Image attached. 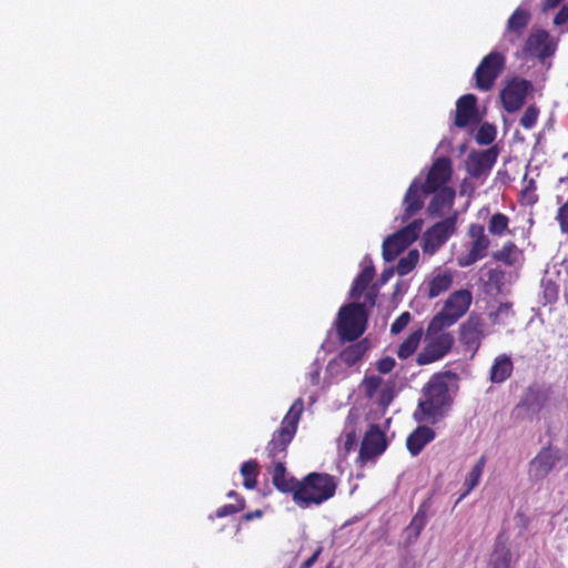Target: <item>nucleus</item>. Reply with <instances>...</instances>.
I'll use <instances>...</instances> for the list:
<instances>
[{
    "label": "nucleus",
    "instance_id": "nucleus-38",
    "mask_svg": "<svg viewBox=\"0 0 568 568\" xmlns=\"http://www.w3.org/2000/svg\"><path fill=\"white\" fill-rule=\"evenodd\" d=\"M496 138V129L489 123H484L479 126L476 134V142L480 145L490 144Z\"/></svg>",
    "mask_w": 568,
    "mask_h": 568
},
{
    "label": "nucleus",
    "instance_id": "nucleus-34",
    "mask_svg": "<svg viewBox=\"0 0 568 568\" xmlns=\"http://www.w3.org/2000/svg\"><path fill=\"white\" fill-rule=\"evenodd\" d=\"M258 473L260 466L255 459H250L242 464L241 475L243 476V486L246 489H253L256 487Z\"/></svg>",
    "mask_w": 568,
    "mask_h": 568
},
{
    "label": "nucleus",
    "instance_id": "nucleus-48",
    "mask_svg": "<svg viewBox=\"0 0 568 568\" xmlns=\"http://www.w3.org/2000/svg\"><path fill=\"white\" fill-rule=\"evenodd\" d=\"M394 272H395L394 267H387V268L383 270L379 278L377 280V282L375 284L378 285L379 287H382L393 277Z\"/></svg>",
    "mask_w": 568,
    "mask_h": 568
},
{
    "label": "nucleus",
    "instance_id": "nucleus-21",
    "mask_svg": "<svg viewBox=\"0 0 568 568\" xmlns=\"http://www.w3.org/2000/svg\"><path fill=\"white\" fill-rule=\"evenodd\" d=\"M524 52L539 59L550 57L554 53V49L551 48L548 32L538 30L531 33L525 42Z\"/></svg>",
    "mask_w": 568,
    "mask_h": 568
},
{
    "label": "nucleus",
    "instance_id": "nucleus-17",
    "mask_svg": "<svg viewBox=\"0 0 568 568\" xmlns=\"http://www.w3.org/2000/svg\"><path fill=\"white\" fill-rule=\"evenodd\" d=\"M497 158L498 151L496 146L478 152H471L466 160L468 174L475 179L481 178L491 170Z\"/></svg>",
    "mask_w": 568,
    "mask_h": 568
},
{
    "label": "nucleus",
    "instance_id": "nucleus-50",
    "mask_svg": "<svg viewBox=\"0 0 568 568\" xmlns=\"http://www.w3.org/2000/svg\"><path fill=\"white\" fill-rule=\"evenodd\" d=\"M263 516V511L261 509H256L254 511H248L244 515V519L246 521H251L253 520L254 518H260Z\"/></svg>",
    "mask_w": 568,
    "mask_h": 568
},
{
    "label": "nucleus",
    "instance_id": "nucleus-25",
    "mask_svg": "<svg viewBox=\"0 0 568 568\" xmlns=\"http://www.w3.org/2000/svg\"><path fill=\"white\" fill-rule=\"evenodd\" d=\"M367 346L364 341L352 344L339 352V354L329 363L339 366L352 367L358 363L365 355Z\"/></svg>",
    "mask_w": 568,
    "mask_h": 568
},
{
    "label": "nucleus",
    "instance_id": "nucleus-3",
    "mask_svg": "<svg viewBox=\"0 0 568 568\" xmlns=\"http://www.w3.org/2000/svg\"><path fill=\"white\" fill-rule=\"evenodd\" d=\"M423 399L414 416L417 422L442 417L444 408L450 405L449 388L443 376L434 375L423 388Z\"/></svg>",
    "mask_w": 568,
    "mask_h": 568
},
{
    "label": "nucleus",
    "instance_id": "nucleus-31",
    "mask_svg": "<svg viewBox=\"0 0 568 568\" xmlns=\"http://www.w3.org/2000/svg\"><path fill=\"white\" fill-rule=\"evenodd\" d=\"M519 256V250L513 241L504 243L500 250L493 253V258L507 266H514Z\"/></svg>",
    "mask_w": 568,
    "mask_h": 568
},
{
    "label": "nucleus",
    "instance_id": "nucleus-42",
    "mask_svg": "<svg viewBox=\"0 0 568 568\" xmlns=\"http://www.w3.org/2000/svg\"><path fill=\"white\" fill-rule=\"evenodd\" d=\"M412 315L409 312H403L390 325V333L393 335L399 334L409 324Z\"/></svg>",
    "mask_w": 568,
    "mask_h": 568
},
{
    "label": "nucleus",
    "instance_id": "nucleus-9",
    "mask_svg": "<svg viewBox=\"0 0 568 568\" xmlns=\"http://www.w3.org/2000/svg\"><path fill=\"white\" fill-rule=\"evenodd\" d=\"M551 395L552 387L550 385L538 383L529 385L515 407L517 416L524 418V414L538 415L546 407Z\"/></svg>",
    "mask_w": 568,
    "mask_h": 568
},
{
    "label": "nucleus",
    "instance_id": "nucleus-7",
    "mask_svg": "<svg viewBox=\"0 0 568 568\" xmlns=\"http://www.w3.org/2000/svg\"><path fill=\"white\" fill-rule=\"evenodd\" d=\"M506 68V57L498 51L485 55L474 72L476 88L481 92L490 91Z\"/></svg>",
    "mask_w": 568,
    "mask_h": 568
},
{
    "label": "nucleus",
    "instance_id": "nucleus-45",
    "mask_svg": "<svg viewBox=\"0 0 568 568\" xmlns=\"http://www.w3.org/2000/svg\"><path fill=\"white\" fill-rule=\"evenodd\" d=\"M395 365H396V362L393 357L385 356V357L381 358L379 361H377L376 368L381 374H388L393 371Z\"/></svg>",
    "mask_w": 568,
    "mask_h": 568
},
{
    "label": "nucleus",
    "instance_id": "nucleus-23",
    "mask_svg": "<svg viewBox=\"0 0 568 568\" xmlns=\"http://www.w3.org/2000/svg\"><path fill=\"white\" fill-rule=\"evenodd\" d=\"M436 433L426 425L417 426L406 438V448L412 456L422 453L427 444L435 439Z\"/></svg>",
    "mask_w": 568,
    "mask_h": 568
},
{
    "label": "nucleus",
    "instance_id": "nucleus-20",
    "mask_svg": "<svg viewBox=\"0 0 568 568\" xmlns=\"http://www.w3.org/2000/svg\"><path fill=\"white\" fill-rule=\"evenodd\" d=\"M428 194L424 193V187L417 181L410 183L403 200L404 211L400 216L403 223L410 220L424 207L425 196Z\"/></svg>",
    "mask_w": 568,
    "mask_h": 568
},
{
    "label": "nucleus",
    "instance_id": "nucleus-24",
    "mask_svg": "<svg viewBox=\"0 0 568 568\" xmlns=\"http://www.w3.org/2000/svg\"><path fill=\"white\" fill-rule=\"evenodd\" d=\"M428 204V213L432 216H442L446 210H450L454 204L456 192L453 187L437 190Z\"/></svg>",
    "mask_w": 568,
    "mask_h": 568
},
{
    "label": "nucleus",
    "instance_id": "nucleus-49",
    "mask_svg": "<svg viewBox=\"0 0 568 568\" xmlns=\"http://www.w3.org/2000/svg\"><path fill=\"white\" fill-rule=\"evenodd\" d=\"M558 295V288L555 284H548L545 288V296L548 297V301H556Z\"/></svg>",
    "mask_w": 568,
    "mask_h": 568
},
{
    "label": "nucleus",
    "instance_id": "nucleus-35",
    "mask_svg": "<svg viewBox=\"0 0 568 568\" xmlns=\"http://www.w3.org/2000/svg\"><path fill=\"white\" fill-rule=\"evenodd\" d=\"M419 261V253L417 250H410L405 256L400 257L396 265V272L400 276L410 273Z\"/></svg>",
    "mask_w": 568,
    "mask_h": 568
},
{
    "label": "nucleus",
    "instance_id": "nucleus-29",
    "mask_svg": "<svg viewBox=\"0 0 568 568\" xmlns=\"http://www.w3.org/2000/svg\"><path fill=\"white\" fill-rule=\"evenodd\" d=\"M375 276V267L373 264H369L365 266L361 273L355 277L353 281L351 291H349V297L352 300H358L362 294L371 287V283L374 280Z\"/></svg>",
    "mask_w": 568,
    "mask_h": 568
},
{
    "label": "nucleus",
    "instance_id": "nucleus-19",
    "mask_svg": "<svg viewBox=\"0 0 568 568\" xmlns=\"http://www.w3.org/2000/svg\"><path fill=\"white\" fill-rule=\"evenodd\" d=\"M455 272L449 268L437 267L432 273V276L423 284L425 295L429 298H436L439 295L448 292L453 286Z\"/></svg>",
    "mask_w": 568,
    "mask_h": 568
},
{
    "label": "nucleus",
    "instance_id": "nucleus-13",
    "mask_svg": "<svg viewBox=\"0 0 568 568\" xmlns=\"http://www.w3.org/2000/svg\"><path fill=\"white\" fill-rule=\"evenodd\" d=\"M561 459L560 449L548 445L542 447L528 464V476L538 481L545 479Z\"/></svg>",
    "mask_w": 568,
    "mask_h": 568
},
{
    "label": "nucleus",
    "instance_id": "nucleus-44",
    "mask_svg": "<svg viewBox=\"0 0 568 568\" xmlns=\"http://www.w3.org/2000/svg\"><path fill=\"white\" fill-rule=\"evenodd\" d=\"M379 286L376 285L375 283L371 285V287H368L366 290V294H365V300L362 304H365V308L367 306L369 307H374L375 304H376V300H377V296H378V293H379Z\"/></svg>",
    "mask_w": 568,
    "mask_h": 568
},
{
    "label": "nucleus",
    "instance_id": "nucleus-40",
    "mask_svg": "<svg viewBox=\"0 0 568 568\" xmlns=\"http://www.w3.org/2000/svg\"><path fill=\"white\" fill-rule=\"evenodd\" d=\"M382 382L383 379L377 375L366 376L363 379L362 385L367 398H373L375 396L376 392L382 385Z\"/></svg>",
    "mask_w": 568,
    "mask_h": 568
},
{
    "label": "nucleus",
    "instance_id": "nucleus-41",
    "mask_svg": "<svg viewBox=\"0 0 568 568\" xmlns=\"http://www.w3.org/2000/svg\"><path fill=\"white\" fill-rule=\"evenodd\" d=\"M520 201L527 205H534L538 201V195L536 194V184L532 179H530L526 186L521 190Z\"/></svg>",
    "mask_w": 568,
    "mask_h": 568
},
{
    "label": "nucleus",
    "instance_id": "nucleus-15",
    "mask_svg": "<svg viewBox=\"0 0 568 568\" xmlns=\"http://www.w3.org/2000/svg\"><path fill=\"white\" fill-rule=\"evenodd\" d=\"M387 448V442L384 432L378 425H371L366 430L361 443L358 459L362 464L374 460L381 456Z\"/></svg>",
    "mask_w": 568,
    "mask_h": 568
},
{
    "label": "nucleus",
    "instance_id": "nucleus-14",
    "mask_svg": "<svg viewBox=\"0 0 568 568\" xmlns=\"http://www.w3.org/2000/svg\"><path fill=\"white\" fill-rule=\"evenodd\" d=\"M453 175L452 160L447 156H440L434 160L425 182L420 185L424 187V193H435L437 190L448 187L447 183Z\"/></svg>",
    "mask_w": 568,
    "mask_h": 568
},
{
    "label": "nucleus",
    "instance_id": "nucleus-47",
    "mask_svg": "<svg viewBox=\"0 0 568 568\" xmlns=\"http://www.w3.org/2000/svg\"><path fill=\"white\" fill-rule=\"evenodd\" d=\"M568 22V3L564 4L554 18L555 26H564Z\"/></svg>",
    "mask_w": 568,
    "mask_h": 568
},
{
    "label": "nucleus",
    "instance_id": "nucleus-8",
    "mask_svg": "<svg viewBox=\"0 0 568 568\" xmlns=\"http://www.w3.org/2000/svg\"><path fill=\"white\" fill-rule=\"evenodd\" d=\"M457 216L458 213L454 212L426 230L422 239L425 254L434 255L455 234Z\"/></svg>",
    "mask_w": 568,
    "mask_h": 568
},
{
    "label": "nucleus",
    "instance_id": "nucleus-33",
    "mask_svg": "<svg viewBox=\"0 0 568 568\" xmlns=\"http://www.w3.org/2000/svg\"><path fill=\"white\" fill-rule=\"evenodd\" d=\"M488 232L493 236L503 237L506 234H510L509 231V217L501 213L497 212L491 215L488 221Z\"/></svg>",
    "mask_w": 568,
    "mask_h": 568
},
{
    "label": "nucleus",
    "instance_id": "nucleus-43",
    "mask_svg": "<svg viewBox=\"0 0 568 568\" xmlns=\"http://www.w3.org/2000/svg\"><path fill=\"white\" fill-rule=\"evenodd\" d=\"M556 220L560 225L561 232L568 234V202L559 206Z\"/></svg>",
    "mask_w": 568,
    "mask_h": 568
},
{
    "label": "nucleus",
    "instance_id": "nucleus-54",
    "mask_svg": "<svg viewBox=\"0 0 568 568\" xmlns=\"http://www.w3.org/2000/svg\"><path fill=\"white\" fill-rule=\"evenodd\" d=\"M325 568H336V567H334V564H333V562H329V564H327V565H326V567H325Z\"/></svg>",
    "mask_w": 568,
    "mask_h": 568
},
{
    "label": "nucleus",
    "instance_id": "nucleus-39",
    "mask_svg": "<svg viewBox=\"0 0 568 568\" xmlns=\"http://www.w3.org/2000/svg\"><path fill=\"white\" fill-rule=\"evenodd\" d=\"M245 508V500L239 498L236 504H226L217 508L215 511L216 518L227 517L242 511Z\"/></svg>",
    "mask_w": 568,
    "mask_h": 568
},
{
    "label": "nucleus",
    "instance_id": "nucleus-11",
    "mask_svg": "<svg viewBox=\"0 0 568 568\" xmlns=\"http://www.w3.org/2000/svg\"><path fill=\"white\" fill-rule=\"evenodd\" d=\"M467 235L470 239L468 243V252L457 257V265L460 267H468L477 261L483 260L490 246V240L485 233V227L478 223H471L468 226Z\"/></svg>",
    "mask_w": 568,
    "mask_h": 568
},
{
    "label": "nucleus",
    "instance_id": "nucleus-51",
    "mask_svg": "<svg viewBox=\"0 0 568 568\" xmlns=\"http://www.w3.org/2000/svg\"><path fill=\"white\" fill-rule=\"evenodd\" d=\"M562 0H545L544 10L555 9Z\"/></svg>",
    "mask_w": 568,
    "mask_h": 568
},
{
    "label": "nucleus",
    "instance_id": "nucleus-22",
    "mask_svg": "<svg viewBox=\"0 0 568 568\" xmlns=\"http://www.w3.org/2000/svg\"><path fill=\"white\" fill-rule=\"evenodd\" d=\"M266 469L272 475V483L274 487L284 494H292L297 489L298 481L287 473L286 464L267 465Z\"/></svg>",
    "mask_w": 568,
    "mask_h": 568
},
{
    "label": "nucleus",
    "instance_id": "nucleus-32",
    "mask_svg": "<svg viewBox=\"0 0 568 568\" xmlns=\"http://www.w3.org/2000/svg\"><path fill=\"white\" fill-rule=\"evenodd\" d=\"M486 465V457L481 456L471 468L464 481L465 491L458 498V501L466 497L478 484Z\"/></svg>",
    "mask_w": 568,
    "mask_h": 568
},
{
    "label": "nucleus",
    "instance_id": "nucleus-5",
    "mask_svg": "<svg viewBox=\"0 0 568 568\" xmlns=\"http://www.w3.org/2000/svg\"><path fill=\"white\" fill-rule=\"evenodd\" d=\"M368 314L365 304L352 302L343 305L337 314L336 332L342 341L354 342L366 329Z\"/></svg>",
    "mask_w": 568,
    "mask_h": 568
},
{
    "label": "nucleus",
    "instance_id": "nucleus-16",
    "mask_svg": "<svg viewBox=\"0 0 568 568\" xmlns=\"http://www.w3.org/2000/svg\"><path fill=\"white\" fill-rule=\"evenodd\" d=\"M485 323L478 315L471 314L459 327V341L466 351L471 352L475 356L485 337Z\"/></svg>",
    "mask_w": 568,
    "mask_h": 568
},
{
    "label": "nucleus",
    "instance_id": "nucleus-10",
    "mask_svg": "<svg viewBox=\"0 0 568 568\" xmlns=\"http://www.w3.org/2000/svg\"><path fill=\"white\" fill-rule=\"evenodd\" d=\"M454 343L455 338L449 332L427 334V342L418 353L416 363L423 366L442 359L452 351Z\"/></svg>",
    "mask_w": 568,
    "mask_h": 568
},
{
    "label": "nucleus",
    "instance_id": "nucleus-1",
    "mask_svg": "<svg viewBox=\"0 0 568 568\" xmlns=\"http://www.w3.org/2000/svg\"><path fill=\"white\" fill-rule=\"evenodd\" d=\"M303 409V399H295L282 419L280 427L272 434L265 447L268 465L286 464L287 448L295 437Z\"/></svg>",
    "mask_w": 568,
    "mask_h": 568
},
{
    "label": "nucleus",
    "instance_id": "nucleus-27",
    "mask_svg": "<svg viewBox=\"0 0 568 568\" xmlns=\"http://www.w3.org/2000/svg\"><path fill=\"white\" fill-rule=\"evenodd\" d=\"M427 524V514H426V508H425V504L420 505L416 511V514L414 515V517L412 518L409 525L405 528V539H406V544L407 545H410L413 542H415L420 532L423 531V529L425 528Z\"/></svg>",
    "mask_w": 568,
    "mask_h": 568
},
{
    "label": "nucleus",
    "instance_id": "nucleus-12",
    "mask_svg": "<svg viewBox=\"0 0 568 568\" xmlns=\"http://www.w3.org/2000/svg\"><path fill=\"white\" fill-rule=\"evenodd\" d=\"M532 91V83L529 80L514 77L500 91V100L504 109L508 113H515L520 110L529 92Z\"/></svg>",
    "mask_w": 568,
    "mask_h": 568
},
{
    "label": "nucleus",
    "instance_id": "nucleus-6",
    "mask_svg": "<svg viewBox=\"0 0 568 568\" xmlns=\"http://www.w3.org/2000/svg\"><path fill=\"white\" fill-rule=\"evenodd\" d=\"M423 224L424 222L422 219H416L398 232L387 236L383 242V258L386 262L394 261L403 251L418 239Z\"/></svg>",
    "mask_w": 568,
    "mask_h": 568
},
{
    "label": "nucleus",
    "instance_id": "nucleus-53",
    "mask_svg": "<svg viewBox=\"0 0 568 568\" xmlns=\"http://www.w3.org/2000/svg\"><path fill=\"white\" fill-rule=\"evenodd\" d=\"M227 497H230V498H235L236 500H237L239 498H242V497H241L236 491H234V490H231V491L227 494Z\"/></svg>",
    "mask_w": 568,
    "mask_h": 568
},
{
    "label": "nucleus",
    "instance_id": "nucleus-37",
    "mask_svg": "<svg viewBox=\"0 0 568 568\" xmlns=\"http://www.w3.org/2000/svg\"><path fill=\"white\" fill-rule=\"evenodd\" d=\"M538 116L539 108L535 104H530L521 115L519 123L524 129L530 130L536 125Z\"/></svg>",
    "mask_w": 568,
    "mask_h": 568
},
{
    "label": "nucleus",
    "instance_id": "nucleus-28",
    "mask_svg": "<svg viewBox=\"0 0 568 568\" xmlns=\"http://www.w3.org/2000/svg\"><path fill=\"white\" fill-rule=\"evenodd\" d=\"M531 19L530 12L521 7L515 9L507 21L506 33H514L517 38L521 37Z\"/></svg>",
    "mask_w": 568,
    "mask_h": 568
},
{
    "label": "nucleus",
    "instance_id": "nucleus-26",
    "mask_svg": "<svg viewBox=\"0 0 568 568\" xmlns=\"http://www.w3.org/2000/svg\"><path fill=\"white\" fill-rule=\"evenodd\" d=\"M513 371L511 357L507 354L498 355L490 367L489 381L493 384H501L511 376Z\"/></svg>",
    "mask_w": 568,
    "mask_h": 568
},
{
    "label": "nucleus",
    "instance_id": "nucleus-52",
    "mask_svg": "<svg viewBox=\"0 0 568 568\" xmlns=\"http://www.w3.org/2000/svg\"><path fill=\"white\" fill-rule=\"evenodd\" d=\"M354 443V434H348L345 440V447L348 449Z\"/></svg>",
    "mask_w": 568,
    "mask_h": 568
},
{
    "label": "nucleus",
    "instance_id": "nucleus-18",
    "mask_svg": "<svg viewBox=\"0 0 568 568\" xmlns=\"http://www.w3.org/2000/svg\"><path fill=\"white\" fill-rule=\"evenodd\" d=\"M478 122L477 97L471 93L462 95L456 102L454 124L464 129Z\"/></svg>",
    "mask_w": 568,
    "mask_h": 568
},
{
    "label": "nucleus",
    "instance_id": "nucleus-30",
    "mask_svg": "<svg viewBox=\"0 0 568 568\" xmlns=\"http://www.w3.org/2000/svg\"><path fill=\"white\" fill-rule=\"evenodd\" d=\"M423 333V327L419 326L417 329L413 331L403 343L399 344L397 348L398 358L407 359L416 352L418 345L420 344Z\"/></svg>",
    "mask_w": 568,
    "mask_h": 568
},
{
    "label": "nucleus",
    "instance_id": "nucleus-4",
    "mask_svg": "<svg viewBox=\"0 0 568 568\" xmlns=\"http://www.w3.org/2000/svg\"><path fill=\"white\" fill-rule=\"evenodd\" d=\"M473 295L469 290H457L449 294L443 308L429 322L426 334L439 333L456 324L469 310Z\"/></svg>",
    "mask_w": 568,
    "mask_h": 568
},
{
    "label": "nucleus",
    "instance_id": "nucleus-46",
    "mask_svg": "<svg viewBox=\"0 0 568 568\" xmlns=\"http://www.w3.org/2000/svg\"><path fill=\"white\" fill-rule=\"evenodd\" d=\"M322 552H323V546L321 544H318L316 546L315 550L313 551V554L311 555V557H308L305 561H303L300 568H312L314 566V564L317 561V559Z\"/></svg>",
    "mask_w": 568,
    "mask_h": 568
},
{
    "label": "nucleus",
    "instance_id": "nucleus-2",
    "mask_svg": "<svg viewBox=\"0 0 568 568\" xmlns=\"http://www.w3.org/2000/svg\"><path fill=\"white\" fill-rule=\"evenodd\" d=\"M337 489V480L327 473L313 471L304 476L294 490V501L301 508L321 505L331 499Z\"/></svg>",
    "mask_w": 568,
    "mask_h": 568
},
{
    "label": "nucleus",
    "instance_id": "nucleus-36",
    "mask_svg": "<svg viewBox=\"0 0 568 568\" xmlns=\"http://www.w3.org/2000/svg\"><path fill=\"white\" fill-rule=\"evenodd\" d=\"M511 552L506 546L496 544L491 556V568H510Z\"/></svg>",
    "mask_w": 568,
    "mask_h": 568
}]
</instances>
